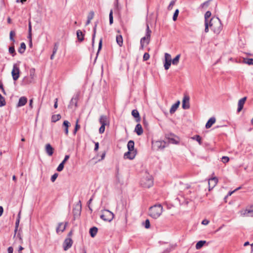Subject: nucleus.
<instances>
[{"instance_id":"nucleus-7","label":"nucleus","mask_w":253,"mask_h":253,"mask_svg":"<svg viewBox=\"0 0 253 253\" xmlns=\"http://www.w3.org/2000/svg\"><path fill=\"white\" fill-rule=\"evenodd\" d=\"M35 70L34 68L30 70V77H25L23 79V82L25 84H29L33 81L35 77Z\"/></svg>"},{"instance_id":"nucleus-5","label":"nucleus","mask_w":253,"mask_h":253,"mask_svg":"<svg viewBox=\"0 0 253 253\" xmlns=\"http://www.w3.org/2000/svg\"><path fill=\"white\" fill-rule=\"evenodd\" d=\"M151 33L152 32L149 28V24H147L145 36L141 39L140 42L144 43L145 41H146L147 44H149L150 41Z\"/></svg>"},{"instance_id":"nucleus-33","label":"nucleus","mask_w":253,"mask_h":253,"mask_svg":"<svg viewBox=\"0 0 253 253\" xmlns=\"http://www.w3.org/2000/svg\"><path fill=\"white\" fill-rule=\"evenodd\" d=\"M26 47V46L24 42L21 43L20 46L18 50V52L21 54H23L25 51Z\"/></svg>"},{"instance_id":"nucleus-17","label":"nucleus","mask_w":253,"mask_h":253,"mask_svg":"<svg viewBox=\"0 0 253 253\" xmlns=\"http://www.w3.org/2000/svg\"><path fill=\"white\" fill-rule=\"evenodd\" d=\"M242 212H243L242 214L245 216L253 217V205Z\"/></svg>"},{"instance_id":"nucleus-44","label":"nucleus","mask_w":253,"mask_h":253,"mask_svg":"<svg viewBox=\"0 0 253 253\" xmlns=\"http://www.w3.org/2000/svg\"><path fill=\"white\" fill-rule=\"evenodd\" d=\"M102 46V39L101 38L99 40V44H98V48L97 52L96 53V58H97L100 50L101 49Z\"/></svg>"},{"instance_id":"nucleus-9","label":"nucleus","mask_w":253,"mask_h":253,"mask_svg":"<svg viewBox=\"0 0 253 253\" xmlns=\"http://www.w3.org/2000/svg\"><path fill=\"white\" fill-rule=\"evenodd\" d=\"M167 143L165 141H156L153 142V147L156 149H163L167 146Z\"/></svg>"},{"instance_id":"nucleus-38","label":"nucleus","mask_w":253,"mask_h":253,"mask_svg":"<svg viewBox=\"0 0 253 253\" xmlns=\"http://www.w3.org/2000/svg\"><path fill=\"white\" fill-rule=\"evenodd\" d=\"M176 246V245H170L169 247L166 249H165L162 253H169L171 251L173 250Z\"/></svg>"},{"instance_id":"nucleus-11","label":"nucleus","mask_w":253,"mask_h":253,"mask_svg":"<svg viewBox=\"0 0 253 253\" xmlns=\"http://www.w3.org/2000/svg\"><path fill=\"white\" fill-rule=\"evenodd\" d=\"M211 12L210 11H207L205 14V33H208L209 31V21L208 19L211 17Z\"/></svg>"},{"instance_id":"nucleus-27","label":"nucleus","mask_w":253,"mask_h":253,"mask_svg":"<svg viewBox=\"0 0 253 253\" xmlns=\"http://www.w3.org/2000/svg\"><path fill=\"white\" fill-rule=\"evenodd\" d=\"M179 104H180V101H177L175 103H174V104H173L172 105V106L169 110V112L171 114L174 113L176 111V110L179 107Z\"/></svg>"},{"instance_id":"nucleus-21","label":"nucleus","mask_w":253,"mask_h":253,"mask_svg":"<svg viewBox=\"0 0 253 253\" xmlns=\"http://www.w3.org/2000/svg\"><path fill=\"white\" fill-rule=\"evenodd\" d=\"M131 115L135 119V121L136 122H139L140 121L141 118L137 110H133L131 112Z\"/></svg>"},{"instance_id":"nucleus-8","label":"nucleus","mask_w":253,"mask_h":253,"mask_svg":"<svg viewBox=\"0 0 253 253\" xmlns=\"http://www.w3.org/2000/svg\"><path fill=\"white\" fill-rule=\"evenodd\" d=\"M12 78L14 81H16L19 77L20 75V69L17 67L16 64H14L13 66V69L11 72Z\"/></svg>"},{"instance_id":"nucleus-18","label":"nucleus","mask_w":253,"mask_h":253,"mask_svg":"<svg viewBox=\"0 0 253 253\" xmlns=\"http://www.w3.org/2000/svg\"><path fill=\"white\" fill-rule=\"evenodd\" d=\"M99 121L101 125L107 126L109 125V120L106 115H101L100 117Z\"/></svg>"},{"instance_id":"nucleus-56","label":"nucleus","mask_w":253,"mask_h":253,"mask_svg":"<svg viewBox=\"0 0 253 253\" xmlns=\"http://www.w3.org/2000/svg\"><path fill=\"white\" fill-rule=\"evenodd\" d=\"M58 175V174L57 173H55L53 175H52L51 177V181L53 182L55 181L56 179L57 178V176Z\"/></svg>"},{"instance_id":"nucleus-46","label":"nucleus","mask_w":253,"mask_h":253,"mask_svg":"<svg viewBox=\"0 0 253 253\" xmlns=\"http://www.w3.org/2000/svg\"><path fill=\"white\" fill-rule=\"evenodd\" d=\"M178 14H179V10L178 9H176L175 10V12H174V14L173 15L172 19L173 21H175L177 20Z\"/></svg>"},{"instance_id":"nucleus-54","label":"nucleus","mask_w":253,"mask_h":253,"mask_svg":"<svg viewBox=\"0 0 253 253\" xmlns=\"http://www.w3.org/2000/svg\"><path fill=\"white\" fill-rule=\"evenodd\" d=\"M175 0H172L170 1L169 5L168 7V10H170L172 9L173 6L175 4Z\"/></svg>"},{"instance_id":"nucleus-20","label":"nucleus","mask_w":253,"mask_h":253,"mask_svg":"<svg viewBox=\"0 0 253 253\" xmlns=\"http://www.w3.org/2000/svg\"><path fill=\"white\" fill-rule=\"evenodd\" d=\"M79 99V95L77 94L74 97H73L69 103L68 106L69 108H72L73 105L75 106V107H77L78 101Z\"/></svg>"},{"instance_id":"nucleus-37","label":"nucleus","mask_w":253,"mask_h":253,"mask_svg":"<svg viewBox=\"0 0 253 253\" xmlns=\"http://www.w3.org/2000/svg\"><path fill=\"white\" fill-rule=\"evenodd\" d=\"M61 118V116L60 114L57 115H53L51 117V122L53 123H55L58 120H59Z\"/></svg>"},{"instance_id":"nucleus-14","label":"nucleus","mask_w":253,"mask_h":253,"mask_svg":"<svg viewBox=\"0 0 253 253\" xmlns=\"http://www.w3.org/2000/svg\"><path fill=\"white\" fill-rule=\"evenodd\" d=\"M137 153L136 150L135 151H128L127 152L125 153L124 156L125 159H128L129 160H133Z\"/></svg>"},{"instance_id":"nucleus-35","label":"nucleus","mask_w":253,"mask_h":253,"mask_svg":"<svg viewBox=\"0 0 253 253\" xmlns=\"http://www.w3.org/2000/svg\"><path fill=\"white\" fill-rule=\"evenodd\" d=\"M180 57V54H177L172 60H171V63L174 65H177L179 61V59Z\"/></svg>"},{"instance_id":"nucleus-57","label":"nucleus","mask_w":253,"mask_h":253,"mask_svg":"<svg viewBox=\"0 0 253 253\" xmlns=\"http://www.w3.org/2000/svg\"><path fill=\"white\" fill-rule=\"evenodd\" d=\"M221 159H222V162L223 163H226L228 162V161H229V157H227V156H223L222 157Z\"/></svg>"},{"instance_id":"nucleus-28","label":"nucleus","mask_w":253,"mask_h":253,"mask_svg":"<svg viewBox=\"0 0 253 253\" xmlns=\"http://www.w3.org/2000/svg\"><path fill=\"white\" fill-rule=\"evenodd\" d=\"M98 231V228L96 227L93 226L89 229V234L92 238L94 237Z\"/></svg>"},{"instance_id":"nucleus-15","label":"nucleus","mask_w":253,"mask_h":253,"mask_svg":"<svg viewBox=\"0 0 253 253\" xmlns=\"http://www.w3.org/2000/svg\"><path fill=\"white\" fill-rule=\"evenodd\" d=\"M218 178L216 177L210 178L209 180V190H212L217 184Z\"/></svg>"},{"instance_id":"nucleus-41","label":"nucleus","mask_w":253,"mask_h":253,"mask_svg":"<svg viewBox=\"0 0 253 253\" xmlns=\"http://www.w3.org/2000/svg\"><path fill=\"white\" fill-rule=\"evenodd\" d=\"M171 63V61H165L164 67L165 70H168L169 68Z\"/></svg>"},{"instance_id":"nucleus-59","label":"nucleus","mask_w":253,"mask_h":253,"mask_svg":"<svg viewBox=\"0 0 253 253\" xmlns=\"http://www.w3.org/2000/svg\"><path fill=\"white\" fill-rule=\"evenodd\" d=\"M210 1V0H207V1L203 2V3L201 4V7L202 8H204L205 6H208L209 4Z\"/></svg>"},{"instance_id":"nucleus-2","label":"nucleus","mask_w":253,"mask_h":253,"mask_svg":"<svg viewBox=\"0 0 253 253\" xmlns=\"http://www.w3.org/2000/svg\"><path fill=\"white\" fill-rule=\"evenodd\" d=\"M163 212V207L161 205H155L149 209V215L154 219L158 218Z\"/></svg>"},{"instance_id":"nucleus-31","label":"nucleus","mask_w":253,"mask_h":253,"mask_svg":"<svg viewBox=\"0 0 253 253\" xmlns=\"http://www.w3.org/2000/svg\"><path fill=\"white\" fill-rule=\"evenodd\" d=\"M128 150L135 151L134 150V142L133 140H129L127 145Z\"/></svg>"},{"instance_id":"nucleus-4","label":"nucleus","mask_w":253,"mask_h":253,"mask_svg":"<svg viewBox=\"0 0 253 253\" xmlns=\"http://www.w3.org/2000/svg\"><path fill=\"white\" fill-rule=\"evenodd\" d=\"M114 217L113 213L108 210L104 211V212L100 215V218L105 221L110 222Z\"/></svg>"},{"instance_id":"nucleus-42","label":"nucleus","mask_w":253,"mask_h":253,"mask_svg":"<svg viewBox=\"0 0 253 253\" xmlns=\"http://www.w3.org/2000/svg\"><path fill=\"white\" fill-rule=\"evenodd\" d=\"M9 52L12 54V56H14L16 55V52L14 46H11L9 47Z\"/></svg>"},{"instance_id":"nucleus-50","label":"nucleus","mask_w":253,"mask_h":253,"mask_svg":"<svg viewBox=\"0 0 253 253\" xmlns=\"http://www.w3.org/2000/svg\"><path fill=\"white\" fill-rule=\"evenodd\" d=\"M70 126V123L67 121V120H65L63 122V126L65 127V128H68Z\"/></svg>"},{"instance_id":"nucleus-10","label":"nucleus","mask_w":253,"mask_h":253,"mask_svg":"<svg viewBox=\"0 0 253 253\" xmlns=\"http://www.w3.org/2000/svg\"><path fill=\"white\" fill-rule=\"evenodd\" d=\"M82 211V204L81 201H79L73 210V212L74 217L79 216Z\"/></svg>"},{"instance_id":"nucleus-12","label":"nucleus","mask_w":253,"mask_h":253,"mask_svg":"<svg viewBox=\"0 0 253 253\" xmlns=\"http://www.w3.org/2000/svg\"><path fill=\"white\" fill-rule=\"evenodd\" d=\"M73 242L71 238H67L65 239L63 243V247L64 251H67L69 249H70L72 245Z\"/></svg>"},{"instance_id":"nucleus-24","label":"nucleus","mask_w":253,"mask_h":253,"mask_svg":"<svg viewBox=\"0 0 253 253\" xmlns=\"http://www.w3.org/2000/svg\"><path fill=\"white\" fill-rule=\"evenodd\" d=\"M68 222H66L63 227L62 228V226L63 225V223L62 222H60L58 223V226L56 228V232L57 233H59V232L61 231V232H63L66 229V226L68 225Z\"/></svg>"},{"instance_id":"nucleus-43","label":"nucleus","mask_w":253,"mask_h":253,"mask_svg":"<svg viewBox=\"0 0 253 253\" xmlns=\"http://www.w3.org/2000/svg\"><path fill=\"white\" fill-rule=\"evenodd\" d=\"M19 222H20L19 219H16V221L15 222V230H14L15 233H14V237H15L16 236V234L18 230V226L19 225Z\"/></svg>"},{"instance_id":"nucleus-64","label":"nucleus","mask_w":253,"mask_h":253,"mask_svg":"<svg viewBox=\"0 0 253 253\" xmlns=\"http://www.w3.org/2000/svg\"><path fill=\"white\" fill-rule=\"evenodd\" d=\"M13 249L12 247H9L8 248L7 252L8 253H13Z\"/></svg>"},{"instance_id":"nucleus-52","label":"nucleus","mask_w":253,"mask_h":253,"mask_svg":"<svg viewBox=\"0 0 253 253\" xmlns=\"http://www.w3.org/2000/svg\"><path fill=\"white\" fill-rule=\"evenodd\" d=\"M150 58V55L148 53L145 52L143 57V59L144 61H147Z\"/></svg>"},{"instance_id":"nucleus-26","label":"nucleus","mask_w":253,"mask_h":253,"mask_svg":"<svg viewBox=\"0 0 253 253\" xmlns=\"http://www.w3.org/2000/svg\"><path fill=\"white\" fill-rule=\"evenodd\" d=\"M215 118L214 117H211L207 122L205 127L206 128H210L212 125L215 122Z\"/></svg>"},{"instance_id":"nucleus-23","label":"nucleus","mask_w":253,"mask_h":253,"mask_svg":"<svg viewBox=\"0 0 253 253\" xmlns=\"http://www.w3.org/2000/svg\"><path fill=\"white\" fill-rule=\"evenodd\" d=\"M27 102V98L25 96L21 97L17 104V107H19L25 105Z\"/></svg>"},{"instance_id":"nucleus-25","label":"nucleus","mask_w":253,"mask_h":253,"mask_svg":"<svg viewBox=\"0 0 253 253\" xmlns=\"http://www.w3.org/2000/svg\"><path fill=\"white\" fill-rule=\"evenodd\" d=\"M134 131L138 135H140L143 133V130L142 126L140 124H137L135 127Z\"/></svg>"},{"instance_id":"nucleus-55","label":"nucleus","mask_w":253,"mask_h":253,"mask_svg":"<svg viewBox=\"0 0 253 253\" xmlns=\"http://www.w3.org/2000/svg\"><path fill=\"white\" fill-rule=\"evenodd\" d=\"M105 126L104 125H102L99 129V132L100 134L104 133L105 129Z\"/></svg>"},{"instance_id":"nucleus-13","label":"nucleus","mask_w":253,"mask_h":253,"mask_svg":"<svg viewBox=\"0 0 253 253\" xmlns=\"http://www.w3.org/2000/svg\"><path fill=\"white\" fill-rule=\"evenodd\" d=\"M190 97L188 95L185 94L182 100V107L183 109H188L190 108Z\"/></svg>"},{"instance_id":"nucleus-61","label":"nucleus","mask_w":253,"mask_h":253,"mask_svg":"<svg viewBox=\"0 0 253 253\" xmlns=\"http://www.w3.org/2000/svg\"><path fill=\"white\" fill-rule=\"evenodd\" d=\"M58 107V98H55L54 100V108H57Z\"/></svg>"},{"instance_id":"nucleus-58","label":"nucleus","mask_w":253,"mask_h":253,"mask_svg":"<svg viewBox=\"0 0 253 253\" xmlns=\"http://www.w3.org/2000/svg\"><path fill=\"white\" fill-rule=\"evenodd\" d=\"M58 43H55L54 44V47H53V51L52 52H53V54H55L58 50Z\"/></svg>"},{"instance_id":"nucleus-22","label":"nucleus","mask_w":253,"mask_h":253,"mask_svg":"<svg viewBox=\"0 0 253 253\" xmlns=\"http://www.w3.org/2000/svg\"><path fill=\"white\" fill-rule=\"evenodd\" d=\"M45 151L48 155L50 156L53 154L54 149L50 144L48 143L45 145Z\"/></svg>"},{"instance_id":"nucleus-39","label":"nucleus","mask_w":253,"mask_h":253,"mask_svg":"<svg viewBox=\"0 0 253 253\" xmlns=\"http://www.w3.org/2000/svg\"><path fill=\"white\" fill-rule=\"evenodd\" d=\"M244 62L249 65H253V58H244Z\"/></svg>"},{"instance_id":"nucleus-47","label":"nucleus","mask_w":253,"mask_h":253,"mask_svg":"<svg viewBox=\"0 0 253 253\" xmlns=\"http://www.w3.org/2000/svg\"><path fill=\"white\" fill-rule=\"evenodd\" d=\"M64 164H65L61 162L58 166V167L56 169L57 171H61L64 169Z\"/></svg>"},{"instance_id":"nucleus-16","label":"nucleus","mask_w":253,"mask_h":253,"mask_svg":"<svg viewBox=\"0 0 253 253\" xmlns=\"http://www.w3.org/2000/svg\"><path fill=\"white\" fill-rule=\"evenodd\" d=\"M32 24L30 20L29 21L28 23V39L29 41V46L30 47H32Z\"/></svg>"},{"instance_id":"nucleus-45","label":"nucleus","mask_w":253,"mask_h":253,"mask_svg":"<svg viewBox=\"0 0 253 253\" xmlns=\"http://www.w3.org/2000/svg\"><path fill=\"white\" fill-rule=\"evenodd\" d=\"M15 35V33L14 31H11L9 34V39L12 42H15V40L13 37Z\"/></svg>"},{"instance_id":"nucleus-1","label":"nucleus","mask_w":253,"mask_h":253,"mask_svg":"<svg viewBox=\"0 0 253 253\" xmlns=\"http://www.w3.org/2000/svg\"><path fill=\"white\" fill-rule=\"evenodd\" d=\"M209 27H210L215 34H218L222 29V25L218 17H213L209 21Z\"/></svg>"},{"instance_id":"nucleus-19","label":"nucleus","mask_w":253,"mask_h":253,"mask_svg":"<svg viewBox=\"0 0 253 253\" xmlns=\"http://www.w3.org/2000/svg\"><path fill=\"white\" fill-rule=\"evenodd\" d=\"M247 97H244L239 100L237 109L238 113L240 112L243 109L244 107V105L245 104V101L247 100Z\"/></svg>"},{"instance_id":"nucleus-51","label":"nucleus","mask_w":253,"mask_h":253,"mask_svg":"<svg viewBox=\"0 0 253 253\" xmlns=\"http://www.w3.org/2000/svg\"><path fill=\"white\" fill-rule=\"evenodd\" d=\"M94 15V12L93 11H90L87 16V19H89V20H91L93 19Z\"/></svg>"},{"instance_id":"nucleus-32","label":"nucleus","mask_w":253,"mask_h":253,"mask_svg":"<svg viewBox=\"0 0 253 253\" xmlns=\"http://www.w3.org/2000/svg\"><path fill=\"white\" fill-rule=\"evenodd\" d=\"M116 42H117L118 44L120 46H122L123 45V37H122V35H117V36H116Z\"/></svg>"},{"instance_id":"nucleus-60","label":"nucleus","mask_w":253,"mask_h":253,"mask_svg":"<svg viewBox=\"0 0 253 253\" xmlns=\"http://www.w3.org/2000/svg\"><path fill=\"white\" fill-rule=\"evenodd\" d=\"M70 156L68 155H65L64 160L62 161V163L65 164L66 161L69 159Z\"/></svg>"},{"instance_id":"nucleus-53","label":"nucleus","mask_w":253,"mask_h":253,"mask_svg":"<svg viewBox=\"0 0 253 253\" xmlns=\"http://www.w3.org/2000/svg\"><path fill=\"white\" fill-rule=\"evenodd\" d=\"M144 226L146 229H148L150 227V223L149 219H146L144 222Z\"/></svg>"},{"instance_id":"nucleus-62","label":"nucleus","mask_w":253,"mask_h":253,"mask_svg":"<svg viewBox=\"0 0 253 253\" xmlns=\"http://www.w3.org/2000/svg\"><path fill=\"white\" fill-rule=\"evenodd\" d=\"M99 148V143L98 142H95V147H94V151H96L98 150Z\"/></svg>"},{"instance_id":"nucleus-49","label":"nucleus","mask_w":253,"mask_h":253,"mask_svg":"<svg viewBox=\"0 0 253 253\" xmlns=\"http://www.w3.org/2000/svg\"><path fill=\"white\" fill-rule=\"evenodd\" d=\"M165 61H171V55L168 53L165 54Z\"/></svg>"},{"instance_id":"nucleus-6","label":"nucleus","mask_w":253,"mask_h":253,"mask_svg":"<svg viewBox=\"0 0 253 253\" xmlns=\"http://www.w3.org/2000/svg\"><path fill=\"white\" fill-rule=\"evenodd\" d=\"M166 138L168 139L169 143L174 144L179 143L178 138L173 133H170L166 134Z\"/></svg>"},{"instance_id":"nucleus-30","label":"nucleus","mask_w":253,"mask_h":253,"mask_svg":"<svg viewBox=\"0 0 253 253\" xmlns=\"http://www.w3.org/2000/svg\"><path fill=\"white\" fill-rule=\"evenodd\" d=\"M77 36L79 42H83L84 40V34L81 30H78L77 31Z\"/></svg>"},{"instance_id":"nucleus-48","label":"nucleus","mask_w":253,"mask_h":253,"mask_svg":"<svg viewBox=\"0 0 253 253\" xmlns=\"http://www.w3.org/2000/svg\"><path fill=\"white\" fill-rule=\"evenodd\" d=\"M113 23V11L111 10L109 13V23L110 25Z\"/></svg>"},{"instance_id":"nucleus-36","label":"nucleus","mask_w":253,"mask_h":253,"mask_svg":"<svg viewBox=\"0 0 253 253\" xmlns=\"http://www.w3.org/2000/svg\"><path fill=\"white\" fill-rule=\"evenodd\" d=\"M191 139L197 141L200 145H202V137L199 135H195L192 136Z\"/></svg>"},{"instance_id":"nucleus-3","label":"nucleus","mask_w":253,"mask_h":253,"mask_svg":"<svg viewBox=\"0 0 253 253\" xmlns=\"http://www.w3.org/2000/svg\"><path fill=\"white\" fill-rule=\"evenodd\" d=\"M140 185L144 188H150L153 185V179L151 176L143 177L140 180Z\"/></svg>"},{"instance_id":"nucleus-34","label":"nucleus","mask_w":253,"mask_h":253,"mask_svg":"<svg viewBox=\"0 0 253 253\" xmlns=\"http://www.w3.org/2000/svg\"><path fill=\"white\" fill-rule=\"evenodd\" d=\"M206 243V241L201 240L198 241L196 245V249L197 250L200 249Z\"/></svg>"},{"instance_id":"nucleus-40","label":"nucleus","mask_w":253,"mask_h":253,"mask_svg":"<svg viewBox=\"0 0 253 253\" xmlns=\"http://www.w3.org/2000/svg\"><path fill=\"white\" fill-rule=\"evenodd\" d=\"M5 104L6 102L5 99L0 93V107L4 106L5 105Z\"/></svg>"},{"instance_id":"nucleus-29","label":"nucleus","mask_w":253,"mask_h":253,"mask_svg":"<svg viewBox=\"0 0 253 253\" xmlns=\"http://www.w3.org/2000/svg\"><path fill=\"white\" fill-rule=\"evenodd\" d=\"M97 24H98V22H95L94 26L93 29V33L92 37V46H94V44L95 38V35H96V27H97Z\"/></svg>"},{"instance_id":"nucleus-63","label":"nucleus","mask_w":253,"mask_h":253,"mask_svg":"<svg viewBox=\"0 0 253 253\" xmlns=\"http://www.w3.org/2000/svg\"><path fill=\"white\" fill-rule=\"evenodd\" d=\"M209 223V221L207 219H204L202 221V224L203 225H207Z\"/></svg>"}]
</instances>
